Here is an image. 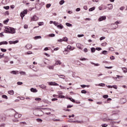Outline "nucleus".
I'll use <instances>...</instances> for the list:
<instances>
[{
    "mask_svg": "<svg viewBox=\"0 0 127 127\" xmlns=\"http://www.w3.org/2000/svg\"><path fill=\"white\" fill-rule=\"evenodd\" d=\"M5 30L6 31L7 33H11V34H14V33H15V29L10 27L5 28Z\"/></svg>",
    "mask_w": 127,
    "mask_h": 127,
    "instance_id": "1",
    "label": "nucleus"
},
{
    "mask_svg": "<svg viewBox=\"0 0 127 127\" xmlns=\"http://www.w3.org/2000/svg\"><path fill=\"white\" fill-rule=\"evenodd\" d=\"M43 5H44V2H38L36 4L35 7L36 8H37V9H40Z\"/></svg>",
    "mask_w": 127,
    "mask_h": 127,
    "instance_id": "2",
    "label": "nucleus"
},
{
    "mask_svg": "<svg viewBox=\"0 0 127 127\" xmlns=\"http://www.w3.org/2000/svg\"><path fill=\"white\" fill-rule=\"evenodd\" d=\"M27 14V10H24L22 12L20 13V16L22 17V19H23V17L25 16V14Z\"/></svg>",
    "mask_w": 127,
    "mask_h": 127,
    "instance_id": "3",
    "label": "nucleus"
},
{
    "mask_svg": "<svg viewBox=\"0 0 127 127\" xmlns=\"http://www.w3.org/2000/svg\"><path fill=\"white\" fill-rule=\"evenodd\" d=\"M48 84L49 86H59L58 83L53 81L48 82Z\"/></svg>",
    "mask_w": 127,
    "mask_h": 127,
    "instance_id": "4",
    "label": "nucleus"
},
{
    "mask_svg": "<svg viewBox=\"0 0 127 127\" xmlns=\"http://www.w3.org/2000/svg\"><path fill=\"white\" fill-rule=\"evenodd\" d=\"M111 26L112 27V29L114 30V29H117V28H118V27H119V25L117 24L113 23V24H111Z\"/></svg>",
    "mask_w": 127,
    "mask_h": 127,
    "instance_id": "5",
    "label": "nucleus"
},
{
    "mask_svg": "<svg viewBox=\"0 0 127 127\" xmlns=\"http://www.w3.org/2000/svg\"><path fill=\"white\" fill-rule=\"evenodd\" d=\"M38 19H39V18H38V17L35 15L31 18L32 21H37Z\"/></svg>",
    "mask_w": 127,
    "mask_h": 127,
    "instance_id": "6",
    "label": "nucleus"
},
{
    "mask_svg": "<svg viewBox=\"0 0 127 127\" xmlns=\"http://www.w3.org/2000/svg\"><path fill=\"white\" fill-rule=\"evenodd\" d=\"M21 117V114H19L17 112H16L14 116V118H15V119H19Z\"/></svg>",
    "mask_w": 127,
    "mask_h": 127,
    "instance_id": "7",
    "label": "nucleus"
},
{
    "mask_svg": "<svg viewBox=\"0 0 127 127\" xmlns=\"http://www.w3.org/2000/svg\"><path fill=\"white\" fill-rule=\"evenodd\" d=\"M106 18L107 17L106 16H101L99 18V21H103V20H105Z\"/></svg>",
    "mask_w": 127,
    "mask_h": 127,
    "instance_id": "8",
    "label": "nucleus"
},
{
    "mask_svg": "<svg viewBox=\"0 0 127 127\" xmlns=\"http://www.w3.org/2000/svg\"><path fill=\"white\" fill-rule=\"evenodd\" d=\"M76 46L77 48H78L79 49H83V48H82V45H81V44L80 43H77L76 45Z\"/></svg>",
    "mask_w": 127,
    "mask_h": 127,
    "instance_id": "9",
    "label": "nucleus"
},
{
    "mask_svg": "<svg viewBox=\"0 0 127 127\" xmlns=\"http://www.w3.org/2000/svg\"><path fill=\"white\" fill-rule=\"evenodd\" d=\"M8 94H9V95L13 96V95H14V91H13L12 90H9L8 91Z\"/></svg>",
    "mask_w": 127,
    "mask_h": 127,
    "instance_id": "10",
    "label": "nucleus"
},
{
    "mask_svg": "<svg viewBox=\"0 0 127 127\" xmlns=\"http://www.w3.org/2000/svg\"><path fill=\"white\" fill-rule=\"evenodd\" d=\"M26 48H27V49H31V48H32V45L29 44L26 45Z\"/></svg>",
    "mask_w": 127,
    "mask_h": 127,
    "instance_id": "11",
    "label": "nucleus"
},
{
    "mask_svg": "<svg viewBox=\"0 0 127 127\" xmlns=\"http://www.w3.org/2000/svg\"><path fill=\"white\" fill-rule=\"evenodd\" d=\"M18 40H16L14 41H9V44H15L16 43H18Z\"/></svg>",
    "mask_w": 127,
    "mask_h": 127,
    "instance_id": "12",
    "label": "nucleus"
},
{
    "mask_svg": "<svg viewBox=\"0 0 127 127\" xmlns=\"http://www.w3.org/2000/svg\"><path fill=\"white\" fill-rule=\"evenodd\" d=\"M30 91H31V92H32L33 93H37V92H38L37 89H36V88H31L30 89Z\"/></svg>",
    "mask_w": 127,
    "mask_h": 127,
    "instance_id": "13",
    "label": "nucleus"
},
{
    "mask_svg": "<svg viewBox=\"0 0 127 127\" xmlns=\"http://www.w3.org/2000/svg\"><path fill=\"white\" fill-rule=\"evenodd\" d=\"M40 88H41V89H43V90H45L46 89L47 86L44 84H41L39 85Z\"/></svg>",
    "mask_w": 127,
    "mask_h": 127,
    "instance_id": "14",
    "label": "nucleus"
},
{
    "mask_svg": "<svg viewBox=\"0 0 127 127\" xmlns=\"http://www.w3.org/2000/svg\"><path fill=\"white\" fill-rule=\"evenodd\" d=\"M11 74H13V75H16V74H18V71L17 70H12L11 71Z\"/></svg>",
    "mask_w": 127,
    "mask_h": 127,
    "instance_id": "15",
    "label": "nucleus"
},
{
    "mask_svg": "<svg viewBox=\"0 0 127 127\" xmlns=\"http://www.w3.org/2000/svg\"><path fill=\"white\" fill-rule=\"evenodd\" d=\"M107 5H108L107 8L109 10L113 8V4H108Z\"/></svg>",
    "mask_w": 127,
    "mask_h": 127,
    "instance_id": "16",
    "label": "nucleus"
},
{
    "mask_svg": "<svg viewBox=\"0 0 127 127\" xmlns=\"http://www.w3.org/2000/svg\"><path fill=\"white\" fill-rule=\"evenodd\" d=\"M64 55H67V54H68V53H69V51H68V50H67L66 49H64Z\"/></svg>",
    "mask_w": 127,
    "mask_h": 127,
    "instance_id": "17",
    "label": "nucleus"
},
{
    "mask_svg": "<svg viewBox=\"0 0 127 127\" xmlns=\"http://www.w3.org/2000/svg\"><path fill=\"white\" fill-rule=\"evenodd\" d=\"M8 43L6 41H3L0 42V45H4L7 44Z\"/></svg>",
    "mask_w": 127,
    "mask_h": 127,
    "instance_id": "18",
    "label": "nucleus"
},
{
    "mask_svg": "<svg viewBox=\"0 0 127 127\" xmlns=\"http://www.w3.org/2000/svg\"><path fill=\"white\" fill-rule=\"evenodd\" d=\"M63 25H62V24H59V25L57 27V28H60V29H63Z\"/></svg>",
    "mask_w": 127,
    "mask_h": 127,
    "instance_id": "19",
    "label": "nucleus"
},
{
    "mask_svg": "<svg viewBox=\"0 0 127 127\" xmlns=\"http://www.w3.org/2000/svg\"><path fill=\"white\" fill-rule=\"evenodd\" d=\"M34 39H35V40H37V39H41V36H35Z\"/></svg>",
    "mask_w": 127,
    "mask_h": 127,
    "instance_id": "20",
    "label": "nucleus"
},
{
    "mask_svg": "<svg viewBox=\"0 0 127 127\" xmlns=\"http://www.w3.org/2000/svg\"><path fill=\"white\" fill-rule=\"evenodd\" d=\"M48 68H49L50 70H53L54 69V65L48 66Z\"/></svg>",
    "mask_w": 127,
    "mask_h": 127,
    "instance_id": "21",
    "label": "nucleus"
},
{
    "mask_svg": "<svg viewBox=\"0 0 127 127\" xmlns=\"http://www.w3.org/2000/svg\"><path fill=\"white\" fill-rule=\"evenodd\" d=\"M122 70H123L124 73H127V67H122Z\"/></svg>",
    "mask_w": 127,
    "mask_h": 127,
    "instance_id": "22",
    "label": "nucleus"
},
{
    "mask_svg": "<svg viewBox=\"0 0 127 127\" xmlns=\"http://www.w3.org/2000/svg\"><path fill=\"white\" fill-rule=\"evenodd\" d=\"M19 74H20V75H26V72H25V71H20Z\"/></svg>",
    "mask_w": 127,
    "mask_h": 127,
    "instance_id": "23",
    "label": "nucleus"
},
{
    "mask_svg": "<svg viewBox=\"0 0 127 127\" xmlns=\"http://www.w3.org/2000/svg\"><path fill=\"white\" fill-rule=\"evenodd\" d=\"M61 64L62 63L60 61H58L56 62V63H55L56 65H61Z\"/></svg>",
    "mask_w": 127,
    "mask_h": 127,
    "instance_id": "24",
    "label": "nucleus"
},
{
    "mask_svg": "<svg viewBox=\"0 0 127 127\" xmlns=\"http://www.w3.org/2000/svg\"><path fill=\"white\" fill-rule=\"evenodd\" d=\"M43 62L44 63V64H45L46 65H47V63L48 62V60L45 59L43 60Z\"/></svg>",
    "mask_w": 127,
    "mask_h": 127,
    "instance_id": "25",
    "label": "nucleus"
},
{
    "mask_svg": "<svg viewBox=\"0 0 127 127\" xmlns=\"http://www.w3.org/2000/svg\"><path fill=\"white\" fill-rule=\"evenodd\" d=\"M53 24H54V25H55V26H57V27H58V25H59V23H58L56 21L54 22Z\"/></svg>",
    "mask_w": 127,
    "mask_h": 127,
    "instance_id": "26",
    "label": "nucleus"
},
{
    "mask_svg": "<svg viewBox=\"0 0 127 127\" xmlns=\"http://www.w3.org/2000/svg\"><path fill=\"white\" fill-rule=\"evenodd\" d=\"M63 41H65V42H67V41H68V38L66 37H64L63 39Z\"/></svg>",
    "mask_w": 127,
    "mask_h": 127,
    "instance_id": "27",
    "label": "nucleus"
},
{
    "mask_svg": "<svg viewBox=\"0 0 127 127\" xmlns=\"http://www.w3.org/2000/svg\"><path fill=\"white\" fill-rule=\"evenodd\" d=\"M65 25H66V26H68V27H71V26H72V24L69 23H66Z\"/></svg>",
    "mask_w": 127,
    "mask_h": 127,
    "instance_id": "28",
    "label": "nucleus"
},
{
    "mask_svg": "<svg viewBox=\"0 0 127 127\" xmlns=\"http://www.w3.org/2000/svg\"><path fill=\"white\" fill-rule=\"evenodd\" d=\"M2 98H3V99H5L6 100H7L8 99L7 96H6V95H2Z\"/></svg>",
    "mask_w": 127,
    "mask_h": 127,
    "instance_id": "29",
    "label": "nucleus"
},
{
    "mask_svg": "<svg viewBox=\"0 0 127 127\" xmlns=\"http://www.w3.org/2000/svg\"><path fill=\"white\" fill-rule=\"evenodd\" d=\"M102 54H104V55H107L108 54V51H103L102 52Z\"/></svg>",
    "mask_w": 127,
    "mask_h": 127,
    "instance_id": "30",
    "label": "nucleus"
},
{
    "mask_svg": "<svg viewBox=\"0 0 127 127\" xmlns=\"http://www.w3.org/2000/svg\"><path fill=\"white\" fill-rule=\"evenodd\" d=\"M91 51L92 53H94V52H95V51H96V49H95V48H92L91 49Z\"/></svg>",
    "mask_w": 127,
    "mask_h": 127,
    "instance_id": "31",
    "label": "nucleus"
},
{
    "mask_svg": "<svg viewBox=\"0 0 127 127\" xmlns=\"http://www.w3.org/2000/svg\"><path fill=\"white\" fill-rule=\"evenodd\" d=\"M91 64H92L93 65H94V66H100V64H95L93 62L91 63Z\"/></svg>",
    "mask_w": 127,
    "mask_h": 127,
    "instance_id": "32",
    "label": "nucleus"
},
{
    "mask_svg": "<svg viewBox=\"0 0 127 127\" xmlns=\"http://www.w3.org/2000/svg\"><path fill=\"white\" fill-rule=\"evenodd\" d=\"M64 2H65L64 1V0H62L60 1L59 3L61 5H62V4H63L64 3Z\"/></svg>",
    "mask_w": 127,
    "mask_h": 127,
    "instance_id": "33",
    "label": "nucleus"
},
{
    "mask_svg": "<svg viewBox=\"0 0 127 127\" xmlns=\"http://www.w3.org/2000/svg\"><path fill=\"white\" fill-rule=\"evenodd\" d=\"M95 7H91L89 9V11H93V10H95Z\"/></svg>",
    "mask_w": 127,
    "mask_h": 127,
    "instance_id": "34",
    "label": "nucleus"
},
{
    "mask_svg": "<svg viewBox=\"0 0 127 127\" xmlns=\"http://www.w3.org/2000/svg\"><path fill=\"white\" fill-rule=\"evenodd\" d=\"M49 36L50 37H54L55 36V34H49Z\"/></svg>",
    "mask_w": 127,
    "mask_h": 127,
    "instance_id": "35",
    "label": "nucleus"
},
{
    "mask_svg": "<svg viewBox=\"0 0 127 127\" xmlns=\"http://www.w3.org/2000/svg\"><path fill=\"white\" fill-rule=\"evenodd\" d=\"M43 24H44V22H40L38 23L39 26H41V25H43Z\"/></svg>",
    "mask_w": 127,
    "mask_h": 127,
    "instance_id": "36",
    "label": "nucleus"
},
{
    "mask_svg": "<svg viewBox=\"0 0 127 127\" xmlns=\"http://www.w3.org/2000/svg\"><path fill=\"white\" fill-rule=\"evenodd\" d=\"M67 49L68 50H71V49H72V47L70 45H68L67 47Z\"/></svg>",
    "mask_w": 127,
    "mask_h": 127,
    "instance_id": "37",
    "label": "nucleus"
},
{
    "mask_svg": "<svg viewBox=\"0 0 127 127\" xmlns=\"http://www.w3.org/2000/svg\"><path fill=\"white\" fill-rule=\"evenodd\" d=\"M69 100L71 101V102H72V103H75V100L72 98H69Z\"/></svg>",
    "mask_w": 127,
    "mask_h": 127,
    "instance_id": "38",
    "label": "nucleus"
},
{
    "mask_svg": "<svg viewBox=\"0 0 127 127\" xmlns=\"http://www.w3.org/2000/svg\"><path fill=\"white\" fill-rule=\"evenodd\" d=\"M98 86L100 87H105V83H100L98 84Z\"/></svg>",
    "mask_w": 127,
    "mask_h": 127,
    "instance_id": "39",
    "label": "nucleus"
},
{
    "mask_svg": "<svg viewBox=\"0 0 127 127\" xmlns=\"http://www.w3.org/2000/svg\"><path fill=\"white\" fill-rule=\"evenodd\" d=\"M101 126H102V127H108V124H102Z\"/></svg>",
    "mask_w": 127,
    "mask_h": 127,
    "instance_id": "40",
    "label": "nucleus"
},
{
    "mask_svg": "<svg viewBox=\"0 0 127 127\" xmlns=\"http://www.w3.org/2000/svg\"><path fill=\"white\" fill-rule=\"evenodd\" d=\"M3 8L6 10L9 9V6H3Z\"/></svg>",
    "mask_w": 127,
    "mask_h": 127,
    "instance_id": "41",
    "label": "nucleus"
},
{
    "mask_svg": "<svg viewBox=\"0 0 127 127\" xmlns=\"http://www.w3.org/2000/svg\"><path fill=\"white\" fill-rule=\"evenodd\" d=\"M81 94H86L87 91L85 90H81Z\"/></svg>",
    "mask_w": 127,
    "mask_h": 127,
    "instance_id": "42",
    "label": "nucleus"
},
{
    "mask_svg": "<svg viewBox=\"0 0 127 127\" xmlns=\"http://www.w3.org/2000/svg\"><path fill=\"white\" fill-rule=\"evenodd\" d=\"M50 6H51V4H50V3L47 4V5H46L47 8H49V7H50Z\"/></svg>",
    "mask_w": 127,
    "mask_h": 127,
    "instance_id": "43",
    "label": "nucleus"
},
{
    "mask_svg": "<svg viewBox=\"0 0 127 127\" xmlns=\"http://www.w3.org/2000/svg\"><path fill=\"white\" fill-rule=\"evenodd\" d=\"M112 88H114V89H118V86L117 85H114L112 86Z\"/></svg>",
    "mask_w": 127,
    "mask_h": 127,
    "instance_id": "44",
    "label": "nucleus"
},
{
    "mask_svg": "<svg viewBox=\"0 0 127 127\" xmlns=\"http://www.w3.org/2000/svg\"><path fill=\"white\" fill-rule=\"evenodd\" d=\"M80 60L81 61H85L86 60H88V59H86V58H82V59H80Z\"/></svg>",
    "mask_w": 127,
    "mask_h": 127,
    "instance_id": "45",
    "label": "nucleus"
},
{
    "mask_svg": "<svg viewBox=\"0 0 127 127\" xmlns=\"http://www.w3.org/2000/svg\"><path fill=\"white\" fill-rule=\"evenodd\" d=\"M103 98H104V99H108V98H109V95H105L103 96Z\"/></svg>",
    "mask_w": 127,
    "mask_h": 127,
    "instance_id": "46",
    "label": "nucleus"
},
{
    "mask_svg": "<svg viewBox=\"0 0 127 127\" xmlns=\"http://www.w3.org/2000/svg\"><path fill=\"white\" fill-rule=\"evenodd\" d=\"M1 51H2V52H6V49H0Z\"/></svg>",
    "mask_w": 127,
    "mask_h": 127,
    "instance_id": "47",
    "label": "nucleus"
},
{
    "mask_svg": "<svg viewBox=\"0 0 127 127\" xmlns=\"http://www.w3.org/2000/svg\"><path fill=\"white\" fill-rule=\"evenodd\" d=\"M24 28H25V29H27L28 28V25H27V24L24 25Z\"/></svg>",
    "mask_w": 127,
    "mask_h": 127,
    "instance_id": "48",
    "label": "nucleus"
},
{
    "mask_svg": "<svg viewBox=\"0 0 127 127\" xmlns=\"http://www.w3.org/2000/svg\"><path fill=\"white\" fill-rule=\"evenodd\" d=\"M37 121L39 123H42V120L41 119H37Z\"/></svg>",
    "mask_w": 127,
    "mask_h": 127,
    "instance_id": "49",
    "label": "nucleus"
},
{
    "mask_svg": "<svg viewBox=\"0 0 127 127\" xmlns=\"http://www.w3.org/2000/svg\"><path fill=\"white\" fill-rule=\"evenodd\" d=\"M26 54H27L28 55H30V54H32V52L28 51V52L26 53Z\"/></svg>",
    "mask_w": 127,
    "mask_h": 127,
    "instance_id": "50",
    "label": "nucleus"
},
{
    "mask_svg": "<svg viewBox=\"0 0 127 127\" xmlns=\"http://www.w3.org/2000/svg\"><path fill=\"white\" fill-rule=\"evenodd\" d=\"M5 15H9V12L8 11H5Z\"/></svg>",
    "mask_w": 127,
    "mask_h": 127,
    "instance_id": "51",
    "label": "nucleus"
},
{
    "mask_svg": "<svg viewBox=\"0 0 127 127\" xmlns=\"http://www.w3.org/2000/svg\"><path fill=\"white\" fill-rule=\"evenodd\" d=\"M59 98H61V99H64V98H65V96L64 95H60L59 96Z\"/></svg>",
    "mask_w": 127,
    "mask_h": 127,
    "instance_id": "52",
    "label": "nucleus"
},
{
    "mask_svg": "<svg viewBox=\"0 0 127 127\" xmlns=\"http://www.w3.org/2000/svg\"><path fill=\"white\" fill-rule=\"evenodd\" d=\"M35 100L36 101H41V98H35Z\"/></svg>",
    "mask_w": 127,
    "mask_h": 127,
    "instance_id": "53",
    "label": "nucleus"
},
{
    "mask_svg": "<svg viewBox=\"0 0 127 127\" xmlns=\"http://www.w3.org/2000/svg\"><path fill=\"white\" fill-rule=\"evenodd\" d=\"M83 51L85 52V53H86V52H88V49L87 48H84L83 49Z\"/></svg>",
    "mask_w": 127,
    "mask_h": 127,
    "instance_id": "54",
    "label": "nucleus"
},
{
    "mask_svg": "<svg viewBox=\"0 0 127 127\" xmlns=\"http://www.w3.org/2000/svg\"><path fill=\"white\" fill-rule=\"evenodd\" d=\"M106 39V37H102L100 38V40L102 41L103 40V39Z\"/></svg>",
    "mask_w": 127,
    "mask_h": 127,
    "instance_id": "55",
    "label": "nucleus"
},
{
    "mask_svg": "<svg viewBox=\"0 0 127 127\" xmlns=\"http://www.w3.org/2000/svg\"><path fill=\"white\" fill-rule=\"evenodd\" d=\"M4 57V54L0 55V59H1V58H3Z\"/></svg>",
    "mask_w": 127,
    "mask_h": 127,
    "instance_id": "56",
    "label": "nucleus"
},
{
    "mask_svg": "<svg viewBox=\"0 0 127 127\" xmlns=\"http://www.w3.org/2000/svg\"><path fill=\"white\" fill-rule=\"evenodd\" d=\"M80 86H81V88H86V87H87V85H86L85 84L81 85Z\"/></svg>",
    "mask_w": 127,
    "mask_h": 127,
    "instance_id": "57",
    "label": "nucleus"
},
{
    "mask_svg": "<svg viewBox=\"0 0 127 127\" xmlns=\"http://www.w3.org/2000/svg\"><path fill=\"white\" fill-rule=\"evenodd\" d=\"M109 50H110V51H114V49L113 47H111L109 48Z\"/></svg>",
    "mask_w": 127,
    "mask_h": 127,
    "instance_id": "58",
    "label": "nucleus"
},
{
    "mask_svg": "<svg viewBox=\"0 0 127 127\" xmlns=\"http://www.w3.org/2000/svg\"><path fill=\"white\" fill-rule=\"evenodd\" d=\"M96 50H98V51H100L102 50V48H96Z\"/></svg>",
    "mask_w": 127,
    "mask_h": 127,
    "instance_id": "59",
    "label": "nucleus"
},
{
    "mask_svg": "<svg viewBox=\"0 0 127 127\" xmlns=\"http://www.w3.org/2000/svg\"><path fill=\"white\" fill-rule=\"evenodd\" d=\"M125 6H122L120 8V10H124Z\"/></svg>",
    "mask_w": 127,
    "mask_h": 127,
    "instance_id": "60",
    "label": "nucleus"
},
{
    "mask_svg": "<svg viewBox=\"0 0 127 127\" xmlns=\"http://www.w3.org/2000/svg\"><path fill=\"white\" fill-rule=\"evenodd\" d=\"M80 10H81V8H77L75 9V11H80Z\"/></svg>",
    "mask_w": 127,
    "mask_h": 127,
    "instance_id": "61",
    "label": "nucleus"
},
{
    "mask_svg": "<svg viewBox=\"0 0 127 127\" xmlns=\"http://www.w3.org/2000/svg\"><path fill=\"white\" fill-rule=\"evenodd\" d=\"M84 36V34L78 35L77 37H83Z\"/></svg>",
    "mask_w": 127,
    "mask_h": 127,
    "instance_id": "62",
    "label": "nucleus"
},
{
    "mask_svg": "<svg viewBox=\"0 0 127 127\" xmlns=\"http://www.w3.org/2000/svg\"><path fill=\"white\" fill-rule=\"evenodd\" d=\"M17 84V85H22V82L18 81Z\"/></svg>",
    "mask_w": 127,
    "mask_h": 127,
    "instance_id": "63",
    "label": "nucleus"
},
{
    "mask_svg": "<svg viewBox=\"0 0 127 127\" xmlns=\"http://www.w3.org/2000/svg\"><path fill=\"white\" fill-rule=\"evenodd\" d=\"M8 20H9L8 19H6V20L3 21V23H4V24L6 23V22H7L8 21Z\"/></svg>",
    "mask_w": 127,
    "mask_h": 127,
    "instance_id": "64",
    "label": "nucleus"
}]
</instances>
